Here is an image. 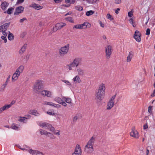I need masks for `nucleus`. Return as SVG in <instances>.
<instances>
[{
    "label": "nucleus",
    "mask_w": 155,
    "mask_h": 155,
    "mask_svg": "<svg viewBox=\"0 0 155 155\" xmlns=\"http://www.w3.org/2000/svg\"><path fill=\"white\" fill-rule=\"evenodd\" d=\"M95 140V137L93 136L89 140L85 147L84 149L88 153H91L94 151L93 146Z\"/></svg>",
    "instance_id": "f257e3e1"
},
{
    "label": "nucleus",
    "mask_w": 155,
    "mask_h": 155,
    "mask_svg": "<svg viewBox=\"0 0 155 155\" xmlns=\"http://www.w3.org/2000/svg\"><path fill=\"white\" fill-rule=\"evenodd\" d=\"M43 83L42 81L38 80L36 81L33 86V91L37 94L41 93V90L43 88Z\"/></svg>",
    "instance_id": "f03ea898"
},
{
    "label": "nucleus",
    "mask_w": 155,
    "mask_h": 155,
    "mask_svg": "<svg viewBox=\"0 0 155 155\" xmlns=\"http://www.w3.org/2000/svg\"><path fill=\"white\" fill-rule=\"evenodd\" d=\"M69 45L68 44L61 47L59 50L58 53L60 56L63 57L68 53L69 48Z\"/></svg>",
    "instance_id": "7ed1b4c3"
},
{
    "label": "nucleus",
    "mask_w": 155,
    "mask_h": 155,
    "mask_svg": "<svg viewBox=\"0 0 155 155\" xmlns=\"http://www.w3.org/2000/svg\"><path fill=\"white\" fill-rule=\"evenodd\" d=\"M38 125L43 128L49 129L51 131H54L55 130V128L51 124L46 122H41L39 123Z\"/></svg>",
    "instance_id": "20e7f679"
},
{
    "label": "nucleus",
    "mask_w": 155,
    "mask_h": 155,
    "mask_svg": "<svg viewBox=\"0 0 155 155\" xmlns=\"http://www.w3.org/2000/svg\"><path fill=\"white\" fill-rule=\"evenodd\" d=\"M116 94L112 96L110 98L109 101L107 102V110H110L114 106V101L116 97Z\"/></svg>",
    "instance_id": "39448f33"
},
{
    "label": "nucleus",
    "mask_w": 155,
    "mask_h": 155,
    "mask_svg": "<svg viewBox=\"0 0 155 155\" xmlns=\"http://www.w3.org/2000/svg\"><path fill=\"white\" fill-rule=\"evenodd\" d=\"M113 51L112 47L110 45L105 48V57L107 59H109Z\"/></svg>",
    "instance_id": "423d86ee"
},
{
    "label": "nucleus",
    "mask_w": 155,
    "mask_h": 155,
    "mask_svg": "<svg viewBox=\"0 0 155 155\" xmlns=\"http://www.w3.org/2000/svg\"><path fill=\"white\" fill-rule=\"evenodd\" d=\"M81 58H75L73 61L70 64V65L71 66L77 67L81 64Z\"/></svg>",
    "instance_id": "0eeeda50"
},
{
    "label": "nucleus",
    "mask_w": 155,
    "mask_h": 155,
    "mask_svg": "<svg viewBox=\"0 0 155 155\" xmlns=\"http://www.w3.org/2000/svg\"><path fill=\"white\" fill-rule=\"evenodd\" d=\"M105 96V95L98 91L96 92L95 99L97 102L102 101Z\"/></svg>",
    "instance_id": "6e6552de"
},
{
    "label": "nucleus",
    "mask_w": 155,
    "mask_h": 155,
    "mask_svg": "<svg viewBox=\"0 0 155 155\" xmlns=\"http://www.w3.org/2000/svg\"><path fill=\"white\" fill-rule=\"evenodd\" d=\"M130 135L131 137L137 139L139 138V135L138 131L135 129V127H133L132 128L131 131L130 133Z\"/></svg>",
    "instance_id": "1a4fd4ad"
},
{
    "label": "nucleus",
    "mask_w": 155,
    "mask_h": 155,
    "mask_svg": "<svg viewBox=\"0 0 155 155\" xmlns=\"http://www.w3.org/2000/svg\"><path fill=\"white\" fill-rule=\"evenodd\" d=\"M105 84L102 83L99 85L97 91L105 95Z\"/></svg>",
    "instance_id": "9d476101"
},
{
    "label": "nucleus",
    "mask_w": 155,
    "mask_h": 155,
    "mask_svg": "<svg viewBox=\"0 0 155 155\" xmlns=\"http://www.w3.org/2000/svg\"><path fill=\"white\" fill-rule=\"evenodd\" d=\"M81 150L80 145L77 144L75 149L74 152L72 155H81Z\"/></svg>",
    "instance_id": "9b49d317"
},
{
    "label": "nucleus",
    "mask_w": 155,
    "mask_h": 155,
    "mask_svg": "<svg viewBox=\"0 0 155 155\" xmlns=\"http://www.w3.org/2000/svg\"><path fill=\"white\" fill-rule=\"evenodd\" d=\"M24 8L22 6H20L16 8L15 12L14 13L15 15H18L19 14L23 12Z\"/></svg>",
    "instance_id": "f8f14e48"
},
{
    "label": "nucleus",
    "mask_w": 155,
    "mask_h": 155,
    "mask_svg": "<svg viewBox=\"0 0 155 155\" xmlns=\"http://www.w3.org/2000/svg\"><path fill=\"white\" fill-rule=\"evenodd\" d=\"M140 33L137 30L135 31L134 38L137 42H140L141 41Z\"/></svg>",
    "instance_id": "ddd939ff"
},
{
    "label": "nucleus",
    "mask_w": 155,
    "mask_h": 155,
    "mask_svg": "<svg viewBox=\"0 0 155 155\" xmlns=\"http://www.w3.org/2000/svg\"><path fill=\"white\" fill-rule=\"evenodd\" d=\"M41 94L43 97L46 96L48 97H51L52 95L51 92L47 90H43L42 91Z\"/></svg>",
    "instance_id": "4468645a"
},
{
    "label": "nucleus",
    "mask_w": 155,
    "mask_h": 155,
    "mask_svg": "<svg viewBox=\"0 0 155 155\" xmlns=\"http://www.w3.org/2000/svg\"><path fill=\"white\" fill-rule=\"evenodd\" d=\"M10 75H9L8 77L6 79V81L4 84L3 85H2L1 87L0 90V91L2 92L4 91V90L5 89V88L7 86V85L8 84V82L9 81H10Z\"/></svg>",
    "instance_id": "2eb2a0df"
},
{
    "label": "nucleus",
    "mask_w": 155,
    "mask_h": 155,
    "mask_svg": "<svg viewBox=\"0 0 155 155\" xmlns=\"http://www.w3.org/2000/svg\"><path fill=\"white\" fill-rule=\"evenodd\" d=\"M10 23H6L4 25L0 26V32L6 31L7 29L9 27Z\"/></svg>",
    "instance_id": "dca6fc26"
},
{
    "label": "nucleus",
    "mask_w": 155,
    "mask_h": 155,
    "mask_svg": "<svg viewBox=\"0 0 155 155\" xmlns=\"http://www.w3.org/2000/svg\"><path fill=\"white\" fill-rule=\"evenodd\" d=\"M29 7L31 8H33L37 10L41 9L42 8V6H40L38 4H36L34 3H33L32 4L30 5Z\"/></svg>",
    "instance_id": "f3484780"
},
{
    "label": "nucleus",
    "mask_w": 155,
    "mask_h": 155,
    "mask_svg": "<svg viewBox=\"0 0 155 155\" xmlns=\"http://www.w3.org/2000/svg\"><path fill=\"white\" fill-rule=\"evenodd\" d=\"M28 152L29 153L32 155L41 154L42 155H43V153L41 152H40L37 150H33L31 149H30L28 150Z\"/></svg>",
    "instance_id": "a211bd4d"
},
{
    "label": "nucleus",
    "mask_w": 155,
    "mask_h": 155,
    "mask_svg": "<svg viewBox=\"0 0 155 155\" xmlns=\"http://www.w3.org/2000/svg\"><path fill=\"white\" fill-rule=\"evenodd\" d=\"M20 74V73H18L15 71L12 75V81L14 82L16 81L18 79V77Z\"/></svg>",
    "instance_id": "6ab92c4d"
},
{
    "label": "nucleus",
    "mask_w": 155,
    "mask_h": 155,
    "mask_svg": "<svg viewBox=\"0 0 155 155\" xmlns=\"http://www.w3.org/2000/svg\"><path fill=\"white\" fill-rule=\"evenodd\" d=\"M78 75L82 76L84 74L85 72L84 69L81 68H78L77 69Z\"/></svg>",
    "instance_id": "aec40b11"
},
{
    "label": "nucleus",
    "mask_w": 155,
    "mask_h": 155,
    "mask_svg": "<svg viewBox=\"0 0 155 155\" xmlns=\"http://www.w3.org/2000/svg\"><path fill=\"white\" fill-rule=\"evenodd\" d=\"M9 4L6 2H4L1 5V8L3 10H5L8 6Z\"/></svg>",
    "instance_id": "412c9836"
},
{
    "label": "nucleus",
    "mask_w": 155,
    "mask_h": 155,
    "mask_svg": "<svg viewBox=\"0 0 155 155\" xmlns=\"http://www.w3.org/2000/svg\"><path fill=\"white\" fill-rule=\"evenodd\" d=\"M134 55V52L132 51H130L129 52L128 55L127 57V62H130L131 60V59Z\"/></svg>",
    "instance_id": "4be33fe9"
},
{
    "label": "nucleus",
    "mask_w": 155,
    "mask_h": 155,
    "mask_svg": "<svg viewBox=\"0 0 155 155\" xmlns=\"http://www.w3.org/2000/svg\"><path fill=\"white\" fill-rule=\"evenodd\" d=\"M43 105H49L50 106H53L54 107H57V106H60V105H57L56 104H54L52 102H47V101H45L44 102L43 104Z\"/></svg>",
    "instance_id": "5701e85b"
},
{
    "label": "nucleus",
    "mask_w": 155,
    "mask_h": 155,
    "mask_svg": "<svg viewBox=\"0 0 155 155\" xmlns=\"http://www.w3.org/2000/svg\"><path fill=\"white\" fill-rule=\"evenodd\" d=\"M27 45L26 44H24L23 46L21 47V49L19 51V53L20 54H22L25 51Z\"/></svg>",
    "instance_id": "b1692460"
},
{
    "label": "nucleus",
    "mask_w": 155,
    "mask_h": 155,
    "mask_svg": "<svg viewBox=\"0 0 155 155\" xmlns=\"http://www.w3.org/2000/svg\"><path fill=\"white\" fill-rule=\"evenodd\" d=\"M24 69V66L23 65H21L15 71L18 73H20V74L23 71Z\"/></svg>",
    "instance_id": "393cba45"
},
{
    "label": "nucleus",
    "mask_w": 155,
    "mask_h": 155,
    "mask_svg": "<svg viewBox=\"0 0 155 155\" xmlns=\"http://www.w3.org/2000/svg\"><path fill=\"white\" fill-rule=\"evenodd\" d=\"M73 81L76 83H79L81 82V80L79 75L76 76L73 79Z\"/></svg>",
    "instance_id": "a878e982"
},
{
    "label": "nucleus",
    "mask_w": 155,
    "mask_h": 155,
    "mask_svg": "<svg viewBox=\"0 0 155 155\" xmlns=\"http://www.w3.org/2000/svg\"><path fill=\"white\" fill-rule=\"evenodd\" d=\"M88 25H89L90 26V24L87 22H84L83 23L80 24L81 29L86 28Z\"/></svg>",
    "instance_id": "bb28decb"
},
{
    "label": "nucleus",
    "mask_w": 155,
    "mask_h": 155,
    "mask_svg": "<svg viewBox=\"0 0 155 155\" xmlns=\"http://www.w3.org/2000/svg\"><path fill=\"white\" fill-rule=\"evenodd\" d=\"M57 25L58 27V29H60L62 28L63 27L66 25V24L64 23H57Z\"/></svg>",
    "instance_id": "cd10ccee"
},
{
    "label": "nucleus",
    "mask_w": 155,
    "mask_h": 155,
    "mask_svg": "<svg viewBox=\"0 0 155 155\" xmlns=\"http://www.w3.org/2000/svg\"><path fill=\"white\" fill-rule=\"evenodd\" d=\"M14 10V8L12 7H11L8 8L7 11L4 12V13H7L8 14H11L12 13V12Z\"/></svg>",
    "instance_id": "c85d7f7f"
},
{
    "label": "nucleus",
    "mask_w": 155,
    "mask_h": 155,
    "mask_svg": "<svg viewBox=\"0 0 155 155\" xmlns=\"http://www.w3.org/2000/svg\"><path fill=\"white\" fill-rule=\"evenodd\" d=\"M18 120L20 122L23 123H26L27 121L26 118L25 117H20Z\"/></svg>",
    "instance_id": "c756f323"
},
{
    "label": "nucleus",
    "mask_w": 155,
    "mask_h": 155,
    "mask_svg": "<svg viewBox=\"0 0 155 155\" xmlns=\"http://www.w3.org/2000/svg\"><path fill=\"white\" fill-rule=\"evenodd\" d=\"M62 99L65 100L66 102L70 104L71 102V100L70 98H66L63 97L62 98Z\"/></svg>",
    "instance_id": "7c9ffc66"
},
{
    "label": "nucleus",
    "mask_w": 155,
    "mask_h": 155,
    "mask_svg": "<svg viewBox=\"0 0 155 155\" xmlns=\"http://www.w3.org/2000/svg\"><path fill=\"white\" fill-rule=\"evenodd\" d=\"M58 29V27L57 24H56L54 27L52 28V29L51 30L50 33L51 34H52L53 33V32L56 31Z\"/></svg>",
    "instance_id": "2f4dec72"
},
{
    "label": "nucleus",
    "mask_w": 155,
    "mask_h": 155,
    "mask_svg": "<svg viewBox=\"0 0 155 155\" xmlns=\"http://www.w3.org/2000/svg\"><path fill=\"white\" fill-rule=\"evenodd\" d=\"M54 100L58 103L60 104L61 103V102L62 101V99L61 98L58 97H56L54 98Z\"/></svg>",
    "instance_id": "473e14b6"
},
{
    "label": "nucleus",
    "mask_w": 155,
    "mask_h": 155,
    "mask_svg": "<svg viewBox=\"0 0 155 155\" xmlns=\"http://www.w3.org/2000/svg\"><path fill=\"white\" fill-rule=\"evenodd\" d=\"M9 34L8 35V38L9 40H12L14 39V36L13 34L9 32Z\"/></svg>",
    "instance_id": "72a5a7b5"
},
{
    "label": "nucleus",
    "mask_w": 155,
    "mask_h": 155,
    "mask_svg": "<svg viewBox=\"0 0 155 155\" xmlns=\"http://www.w3.org/2000/svg\"><path fill=\"white\" fill-rule=\"evenodd\" d=\"M8 109V108L6 105L3 107L0 108V114L4 110Z\"/></svg>",
    "instance_id": "f704fd0d"
},
{
    "label": "nucleus",
    "mask_w": 155,
    "mask_h": 155,
    "mask_svg": "<svg viewBox=\"0 0 155 155\" xmlns=\"http://www.w3.org/2000/svg\"><path fill=\"white\" fill-rule=\"evenodd\" d=\"M94 11H93L92 10L89 11H87L86 12V15L87 16H89L93 14L94 13Z\"/></svg>",
    "instance_id": "c9c22d12"
},
{
    "label": "nucleus",
    "mask_w": 155,
    "mask_h": 155,
    "mask_svg": "<svg viewBox=\"0 0 155 155\" xmlns=\"http://www.w3.org/2000/svg\"><path fill=\"white\" fill-rule=\"evenodd\" d=\"M40 132L41 135H47L48 132L42 129L40 130Z\"/></svg>",
    "instance_id": "e433bc0d"
},
{
    "label": "nucleus",
    "mask_w": 155,
    "mask_h": 155,
    "mask_svg": "<svg viewBox=\"0 0 155 155\" xmlns=\"http://www.w3.org/2000/svg\"><path fill=\"white\" fill-rule=\"evenodd\" d=\"M11 128L15 130H18V127L17 126V125L14 123L12 124Z\"/></svg>",
    "instance_id": "4c0bfd02"
},
{
    "label": "nucleus",
    "mask_w": 155,
    "mask_h": 155,
    "mask_svg": "<svg viewBox=\"0 0 155 155\" xmlns=\"http://www.w3.org/2000/svg\"><path fill=\"white\" fill-rule=\"evenodd\" d=\"M30 114L34 115L37 116L39 114L38 113L36 110H31L30 111Z\"/></svg>",
    "instance_id": "58836bf2"
},
{
    "label": "nucleus",
    "mask_w": 155,
    "mask_h": 155,
    "mask_svg": "<svg viewBox=\"0 0 155 155\" xmlns=\"http://www.w3.org/2000/svg\"><path fill=\"white\" fill-rule=\"evenodd\" d=\"M48 137H49L51 139H54L55 137L50 132H48L47 135Z\"/></svg>",
    "instance_id": "ea45409f"
},
{
    "label": "nucleus",
    "mask_w": 155,
    "mask_h": 155,
    "mask_svg": "<svg viewBox=\"0 0 155 155\" xmlns=\"http://www.w3.org/2000/svg\"><path fill=\"white\" fill-rule=\"evenodd\" d=\"M75 8L77 10L79 11H82L83 10V8L81 6L79 5L76 6L75 7Z\"/></svg>",
    "instance_id": "a19ab883"
},
{
    "label": "nucleus",
    "mask_w": 155,
    "mask_h": 155,
    "mask_svg": "<svg viewBox=\"0 0 155 155\" xmlns=\"http://www.w3.org/2000/svg\"><path fill=\"white\" fill-rule=\"evenodd\" d=\"M73 29L74 28H76V29H81L80 24H78V25H74L73 27Z\"/></svg>",
    "instance_id": "79ce46f5"
},
{
    "label": "nucleus",
    "mask_w": 155,
    "mask_h": 155,
    "mask_svg": "<svg viewBox=\"0 0 155 155\" xmlns=\"http://www.w3.org/2000/svg\"><path fill=\"white\" fill-rule=\"evenodd\" d=\"M61 81L63 82L66 83L67 85L68 86H70L71 84V83L68 81L65 80H61Z\"/></svg>",
    "instance_id": "37998d69"
},
{
    "label": "nucleus",
    "mask_w": 155,
    "mask_h": 155,
    "mask_svg": "<svg viewBox=\"0 0 155 155\" xmlns=\"http://www.w3.org/2000/svg\"><path fill=\"white\" fill-rule=\"evenodd\" d=\"M66 20L67 21H70L71 23H74V20L71 17L66 18Z\"/></svg>",
    "instance_id": "c03bdc74"
},
{
    "label": "nucleus",
    "mask_w": 155,
    "mask_h": 155,
    "mask_svg": "<svg viewBox=\"0 0 155 155\" xmlns=\"http://www.w3.org/2000/svg\"><path fill=\"white\" fill-rule=\"evenodd\" d=\"M15 102L14 101H12L11 104H7L6 105L8 109L10 107L12 106L15 103Z\"/></svg>",
    "instance_id": "a18cd8bd"
},
{
    "label": "nucleus",
    "mask_w": 155,
    "mask_h": 155,
    "mask_svg": "<svg viewBox=\"0 0 155 155\" xmlns=\"http://www.w3.org/2000/svg\"><path fill=\"white\" fill-rule=\"evenodd\" d=\"M75 1V0H65V2L66 3H71L73 4Z\"/></svg>",
    "instance_id": "49530a36"
},
{
    "label": "nucleus",
    "mask_w": 155,
    "mask_h": 155,
    "mask_svg": "<svg viewBox=\"0 0 155 155\" xmlns=\"http://www.w3.org/2000/svg\"><path fill=\"white\" fill-rule=\"evenodd\" d=\"M130 22L132 24L133 26L134 27H135L136 26L134 24V22L133 20V18H130L129 20Z\"/></svg>",
    "instance_id": "de8ad7c7"
},
{
    "label": "nucleus",
    "mask_w": 155,
    "mask_h": 155,
    "mask_svg": "<svg viewBox=\"0 0 155 155\" xmlns=\"http://www.w3.org/2000/svg\"><path fill=\"white\" fill-rule=\"evenodd\" d=\"M47 114L50 115H54L55 113L54 112V111H48L47 112Z\"/></svg>",
    "instance_id": "09e8293b"
},
{
    "label": "nucleus",
    "mask_w": 155,
    "mask_h": 155,
    "mask_svg": "<svg viewBox=\"0 0 155 155\" xmlns=\"http://www.w3.org/2000/svg\"><path fill=\"white\" fill-rule=\"evenodd\" d=\"M121 3V0H114V3L116 4H120Z\"/></svg>",
    "instance_id": "8fccbe9b"
},
{
    "label": "nucleus",
    "mask_w": 155,
    "mask_h": 155,
    "mask_svg": "<svg viewBox=\"0 0 155 155\" xmlns=\"http://www.w3.org/2000/svg\"><path fill=\"white\" fill-rule=\"evenodd\" d=\"M6 37V36H2L1 37L2 39L4 41V42L5 43L7 42V41Z\"/></svg>",
    "instance_id": "3c124183"
},
{
    "label": "nucleus",
    "mask_w": 155,
    "mask_h": 155,
    "mask_svg": "<svg viewBox=\"0 0 155 155\" xmlns=\"http://www.w3.org/2000/svg\"><path fill=\"white\" fill-rule=\"evenodd\" d=\"M152 106H150L148 108V112L150 113L151 114L152 113Z\"/></svg>",
    "instance_id": "603ef678"
},
{
    "label": "nucleus",
    "mask_w": 155,
    "mask_h": 155,
    "mask_svg": "<svg viewBox=\"0 0 155 155\" xmlns=\"http://www.w3.org/2000/svg\"><path fill=\"white\" fill-rule=\"evenodd\" d=\"M55 130L54 131H53L54 132V134L57 135H60V131L59 130H57V132H55Z\"/></svg>",
    "instance_id": "864d4df0"
},
{
    "label": "nucleus",
    "mask_w": 155,
    "mask_h": 155,
    "mask_svg": "<svg viewBox=\"0 0 155 155\" xmlns=\"http://www.w3.org/2000/svg\"><path fill=\"white\" fill-rule=\"evenodd\" d=\"M133 15V12H132V11H130L128 13V16L129 17H132Z\"/></svg>",
    "instance_id": "5fc2aeb1"
},
{
    "label": "nucleus",
    "mask_w": 155,
    "mask_h": 155,
    "mask_svg": "<svg viewBox=\"0 0 155 155\" xmlns=\"http://www.w3.org/2000/svg\"><path fill=\"white\" fill-rule=\"evenodd\" d=\"M150 30L149 28H147V29L146 35H149L150 34Z\"/></svg>",
    "instance_id": "6e6d98bb"
},
{
    "label": "nucleus",
    "mask_w": 155,
    "mask_h": 155,
    "mask_svg": "<svg viewBox=\"0 0 155 155\" xmlns=\"http://www.w3.org/2000/svg\"><path fill=\"white\" fill-rule=\"evenodd\" d=\"M78 119V117L76 115L74 116L73 119V121L74 122H76Z\"/></svg>",
    "instance_id": "4d7b16f0"
},
{
    "label": "nucleus",
    "mask_w": 155,
    "mask_h": 155,
    "mask_svg": "<svg viewBox=\"0 0 155 155\" xmlns=\"http://www.w3.org/2000/svg\"><path fill=\"white\" fill-rule=\"evenodd\" d=\"M148 128V126L147 123H146L143 126V129L144 130H146Z\"/></svg>",
    "instance_id": "13d9d810"
},
{
    "label": "nucleus",
    "mask_w": 155,
    "mask_h": 155,
    "mask_svg": "<svg viewBox=\"0 0 155 155\" xmlns=\"http://www.w3.org/2000/svg\"><path fill=\"white\" fill-rule=\"evenodd\" d=\"M25 20H27V19L25 18H23L22 19H20L19 21L20 23H22Z\"/></svg>",
    "instance_id": "bf43d9fd"
},
{
    "label": "nucleus",
    "mask_w": 155,
    "mask_h": 155,
    "mask_svg": "<svg viewBox=\"0 0 155 155\" xmlns=\"http://www.w3.org/2000/svg\"><path fill=\"white\" fill-rule=\"evenodd\" d=\"M99 23L100 24V26L102 28H104V25L102 23L101 21H100Z\"/></svg>",
    "instance_id": "052dcab7"
},
{
    "label": "nucleus",
    "mask_w": 155,
    "mask_h": 155,
    "mask_svg": "<svg viewBox=\"0 0 155 155\" xmlns=\"http://www.w3.org/2000/svg\"><path fill=\"white\" fill-rule=\"evenodd\" d=\"M62 104L63 106L65 107L67 106V104L64 102H63V101L61 102V104Z\"/></svg>",
    "instance_id": "680f3d73"
},
{
    "label": "nucleus",
    "mask_w": 155,
    "mask_h": 155,
    "mask_svg": "<svg viewBox=\"0 0 155 155\" xmlns=\"http://www.w3.org/2000/svg\"><path fill=\"white\" fill-rule=\"evenodd\" d=\"M30 116L29 115H26L25 117L26 119V120H27V119H29L30 118Z\"/></svg>",
    "instance_id": "e2e57ef3"
},
{
    "label": "nucleus",
    "mask_w": 155,
    "mask_h": 155,
    "mask_svg": "<svg viewBox=\"0 0 155 155\" xmlns=\"http://www.w3.org/2000/svg\"><path fill=\"white\" fill-rule=\"evenodd\" d=\"M24 0H17V3H22Z\"/></svg>",
    "instance_id": "0e129e2a"
},
{
    "label": "nucleus",
    "mask_w": 155,
    "mask_h": 155,
    "mask_svg": "<svg viewBox=\"0 0 155 155\" xmlns=\"http://www.w3.org/2000/svg\"><path fill=\"white\" fill-rule=\"evenodd\" d=\"M1 32H2V34L4 36H6L7 35V33L5 32V31H1Z\"/></svg>",
    "instance_id": "69168bd1"
},
{
    "label": "nucleus",
    "mask_w": 155,
    "mask_h": 155,
    "mask_svg": "<svg viewBox=\"0 0 155 155\" xmlns=\"http://www.w3.org/2000/svg\"><path fill=\"white\" fill-rule=\"evenodd\" d=\"M120 10V9L119 8H117V9L115 11V12L116 14H118V12Z\"/></svg>",
    "instance_id": "338daca9"
},
{
    "label": "nucleus",
    "mask_w": 155,
    "mask_h": 155,
    "mask_svg": "<svg viewBox=\"0 0 155 155\" xmlns=\"http://www.w3.org/2000/svg\"><path fill=\"white\" fill-rule=\"evenodd\" d=\"M151 96L154 97L155 96V89L153 91V93L151 95Z\"/></svg>",
    "instance_id": "774afa93"
}]
</instances>
